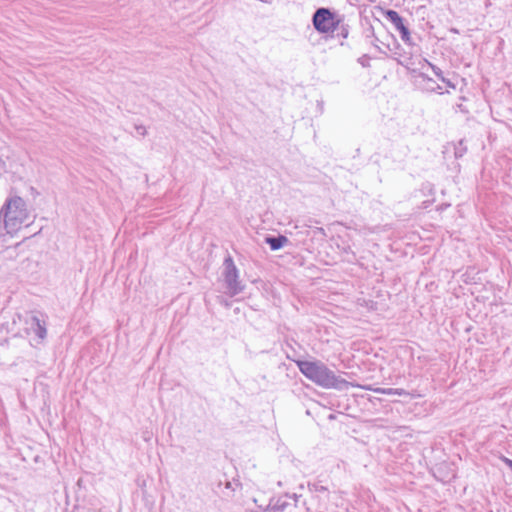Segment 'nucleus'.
<instances>
[{"instance_id":"1","label":"nucleus","mask_w":512,"mask_h":512,"mask_svg":"<svg viewBox=\"0 0 512 512\" xmlns=\"http://www.w3.org/2000/svg\"><path fill=\"white\" fill-rule=\"evenodd\" d=\"M295 362L301 373L306 378L322 388L342 391L347 390L350 386H355L354 384L336 375L334 371L329 369L323 362L319 360H297ZM356 386L360 387L359 385Z\"/></svg>"},{"instance_id":"2","label":"nucleus","mask_w":512,"mask_h":512,"mask_svg":"<svg viewBox=\"0 0 512 512\" xmlns=\"http://www.w3.org/2000/svg\"><path fill=\"white\" fill-rule=\"evenodd\" d=\"M28 218L26 203L19 196L7 199L0 210V219L9 234L17 232Z\"/></svg>"},{"instance_id":"3","label":"nucleus","mask_w":512,"mask_h":512,"mask_svg":"<svg viewBox=\"0 0 512 512\" xmlns=\"http://www.w3.org/2000/svg\"><path fill=\"white\" fill-rule=\"evenodd\" d=\"M222 276L230 296L238 295L244 290L245 285L239 280V270L230 254L224 258Z\"/></svg>"},{"instance_id":"4","label":"nucleus","mask_w":512,"mask_h":512,"mask_svg":"<svg viewBox=\"0 0 512 512\" xmlns=\"http://www.w3.org/2000/svg\"><path fill=\"white\" fill-rule=\"evenodd\" d=\"M339 16L340 15L333 12L330 8L320 7L316 9L312 16L313 27L321 34L334 32L338 25Z\"/></svg>"},{"instance_id":"5","label":"nucleus","mask_w":512,"mask_h":512,"mask_svg":"<svg viewBox=\"0 0 512 512\" xmlns=\"http://www.w3.org/2000/svg\"><path fill=\"white\" fill-rule=\"evenodd\" d=\"M384 17L391 22L395 29L400 33L403 42L413 45L411 33L406 24V20L395 10L387 9L384 11Z\"/></svg>"},{"instance_id":"6","label":"nucleus","mask_w":512,"mask_h":512,"mask_svg":"<svg viewBox=\"0 0 512 512\" xmlns=\"http://www.w3.org/2000/svg\"><path fill=\"white\" fill-rule=\"evenodd\" d=\"M26 323L29 325V329L38 337L40 341H43L46 338V321L40 318L38 314L32 313Z\"/></svg>"},{"instance_id":"7","label":"nucleus","mask_w":512,"mask_h":512,"mask_svg":"<svg viewBox=\"0 0 512 512\" xmlns=\"http://www.w3.org/2000/svg\"><path fill=\"white\" fill-rule=\"evenodd\" d=\"M239 486H240V483L235 480L233 482H231L227 479H225L224 482L222 480H219L214 491L216 493L221 494L222 498L229 499L234 496L235 489H236V487H239Z\"/></svg>"},{"instance_id":"8","label":"nucleus","mask_w":512,"mask_h":512,"mask_svg":"<svg viewBox=\"0 0 512 512\" xmlns=\"http://www.w3.org/2000/svg\"><path fill=\"white\" fill-rule=\"evenodd\" d=\"M288 242V238L284 235H268L265 237V243L269 245L272 251H276L283 248Z\"/></svg>"},{"instance_id":"9","label":"nucleus","mask_w":512,"mask_h":512,"mask_svg":"<svg viewBox=\"0 0 512 512\" xmlns=\"http://www.w3.org/2000/svg\"><path fill=\"white\" fill-rule=\"evenodd\" d=\"M364 389L372 390L376 393L387 394V395H406L407 392L404 389L399 388H371L370 386H361Z\"/></svg>"},{"instance_id":"10","label":"nucleus","mask_w":512,"mask_h":512,"mask_svg":"<svg viewBox=\"0 0 512 512\" xmlns=\"http://www.w3.org/2000/svg\"><path fill=\"white\" fill-rule=\"evenodd\" d=\"M337 24L338 25H337L336 30H335V31H337V36L346 39L348 37V35H349L350 26H349V24H347L344 21V16L343 15L339 16Z\"/></svg>"},{"instance_id":"11","label":"nucleus","mask_w":512,"mask_h":512,"mask_svg":"<svg viewBox=\"0 0 512 512\" xmlns=\"http://www.w3.org/2000/svg\"><path fill=\"white\" fill-rule=\"evenodd\" d=\"M289 494H285L282 497H279L275 503L271 506V510L273 512H283L290 505L288 501Z\"/></svg>"},{"instance_id":"12","label":"nucleus","mask_w":512,"mask_h":512,"mask_svg":"<svg viewBox=\"0 0 512 512\" xmlns=\"http://www.w3.org/2000/svg\"><path fill=\"white\" fill-rule=\"evenodd\" d=\"M426 62L431 67V69L433 70L434 74L438 77V79L440 81L445 83L449 88L455 89V84L452 83L449 79L444 77L442 70L438 66H436V65H434V64H432V63H430L428 61H426Z\"/></svg>"},{"instance_id":"13","label":"nucleus","mask_w":512,"mask_h":512,"mask_svg":"<svg viewBox=\"0 0 512 512\" xmlns=\"http://www.w3.org/2000/svg\"><path fill=\"white\" fill-rule=\"evenodd\" d=\"M397 55L394 57V59L397 61V63L407 69L410 68V65L412 64V58L409 56H405L402 54L395 53Z\"/></svg>"},{"instance_id":"14","label":"nucleus","mask_w":512,"mask_h":512,"mask_svg":"<svg viewBox=\"0 0 512 512\" xmlns=\"http://www.w3.org/2000/svg\"><path fill=\"white\" fill-rule=\"evenodd\" d=\"M467 152V147L464 145V141L460 140L458 144L454 147V155L455 158H461Z\"/></svg>"},{"instance_id":"15","label":"nucleus","mask_w":512,"mask_h":512,"mask_svg":"<svg viewBox=\"0 0 512 512\" xmlns=\"http://www.w3.org/2000/svg\"><path fill=\"white\" fill-rule=\"evenodd\" d=\"M371 57L368 54H363L357 59V62L364 68L370 67Z\"/></svg>"},{"instance_id":"16","label":"nucleus","mask_w":512,"mask_h":512,"mask_svg":"<svg viewBox=\"0 0 512 512\" xmlns=\"http://www.w3.org/2000/svg\"><path fill=\"white\" fill-rule=\"evenodd\" d=\"M308 487L310 490H313V491H316V492H325L327 491V488L318 484V483H313V484H308Z\"/></svg>"},{"instance_id":"17","label":"nucleus","mask_w":512,"mask_h":512,"mask_svg":"<svg viewBox=\"0 0 512 512\" xmlns=\"http://www.w3.org/2000/svg\"><path fill=\"white\" fill-rule=\"evenodd\" d=\"M500 460L511 470L512 472V459L504 456V455H501L500 456Z\"/></svg>"},{"instance_id":"18","label":"nucleus","mask_w":512,"mask_h":512,"mask_svg":"<svg viewBox=\"0 0 512 512\" xmlns=\"http://www.w3.org/2000/svg\"><path fill=\"white\" fill-rule=\"evenodd\" d=\"M135 129L141 136H145L147 134V130L144 125H135Z\"/></svg>"},{"instance_id":"19","label":"nucleus","mask_w":512,"mask_h":512,"mask_svg":"<svg viewBox=\"0 0 512 512\" xmlns=\"http://www.w3.org/2000/svg\"><path fill=\"white\" fill-rule=\"evenodd\" d=\"M368 34L366 35L367 38H375V40H378V37L375 35L374 28L370 26L368 29Z\"/></svg>"},{"instance_id":"20","label":"nucleus","mask_w":512,"mask_h":512,"mask_svg":"<svg viewBox=\"0 0 512 512\" xmlns=\"http://www.w3.org/2000/svg\"><path fill=\"white\" fill-rule=\"evenodd\" d=\"M378 41H379V39H378V40H375V38H372V40L370 41V44H371L372 46H374L377 50L381 51V48H380V47H379V45L377 44V42H378Z\"/></svg>"},{"instance_id":"21","label":"nucleus","mask_w":512,"mask_h":512,"mask_svg":"<svg viewBox=\"0 0 512 512\" xmlns=\"http://www.w3.org/2000/svg\"><path fill=\"white\" fill-rule=\"evenodd\" d=\"M298 497H299V496H298L297 494H295V493H294V494H292V495H290V494H289V497H288V498H292V499H294L295 504H296V503H297V501H298Z\"/></svg>"},{"instance_id":"22","label":"nucleus","mask_w":512,"mask_h":512,"mask_svg":"<svg viewBox=\"0 0 512 512\" xmlns=\"http://www.w3.org/2000/svg\"><path fill=\"white\" fill-rule=\"evenodd\" d=\"M420 77H422L423 79H427L428 81H432V79L427 77L424 73H421Z\"/></svg>"},{"instance_id":"23","label":"nucleus","mask_w":512,"mask_h":512,"mask_svg":"<svg viewBox=\"0 0 512 512\" xmlns=\"http://www.w3.org/2000/svg\"><path fill=\"white\" fill-rule=\"evenodd\" d=\"M317 231H318V233H320V234H322L324 236L326 235L325 234V230L323 228H317Z\"/></svg>"},{"instance_id":"24","label":"nucleus","mask_w":512,"mask_h":512,"mask_svg":"<svg viewBox=\"0 0 512 512\" xmlns=\"http://www.w3.org/2000/svg\"><path fill=\"white\" fill-rule=\"evenodd\" d=\"M453 33H458L457 29H452Z\"/></svg>"}]
</instances>
